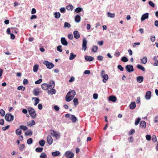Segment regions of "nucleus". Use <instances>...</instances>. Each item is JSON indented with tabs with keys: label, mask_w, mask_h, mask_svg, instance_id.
Wrapping results in <instances>:
<instances>
[{
	"label": "nucleus",
	"mask_w": 158,
	"mask_h": 158,
	"mask_svg": "<svg viewBox=\"0 0 158 158\" xmlns=\"http://www.w3.org/2000/svg\"><path fill=\"white\" fill-rule=\"evenodd\" d=\"M40 157V158H46L47 155L44 153L43 152L41 154Z\"/></svg>",
	"instance_id": "09e8293b"
},
{
	"label": "nucleus",
	"mask_w": 158,
	"mask_h": 158,
	"mask_svg": "<svg viewBox=\"0 0 158 158\" xmlns=\"http://www.w3.org/2000/svg\"><path fill=\"white\" fill-rule=\"evenodd\" d=\"M117 68L121 71H123L124 70L123 68L120 65H118L117 66Z\"/></svg>",
	"instance_id": "6e6d98bb"
},
{
	"label": "nucleus",
	"mask_w": 158,
	"mask_h": 158,
	"mask_svg": "<svg viewBox=\"0 0 158 158\" xmlns=\"http://www.w3.org/2000/svg\"><path fill=\"white\" fill-rule=\"evenodd\" d=\"M60 154V152L59 151H56L52 152V155L53 156H59Z\"/></svg>",
	"instance_id": "7c9ffc66"
},
{
	"label": "nucleus",
	"mask_w": 158,
	"mask_h": 158,
	"mask_svg": "<svg viewBox=\"0 0 158 158\" xmlns=\"http://www.w3.org/2000/svg\"><path fill=\"white\" fill-rule=\"evenodd\" d=\"M136 79L138 82L141 83L143 81V76H139L137 77Z\"/></svg>",
	"instance_id": "6ab92c4d"
},
{
	"label": "nucleus",
	"mask_w": 158,
	"mask_h": 158,
	"mask_svg": "<svg viewBox=\"0 0 158 158\" xmlns=\"http://www.w3.org/2000/svg\"><path fill=\"white\" fill-rule=\"evenodd\" d=\"M35 99V102L34 103V105L36 106L37 104L39 102L40 100L38 98H34L33 99Z\"/></svg>",
	"instance_id": "f704fd0d"
},
{
	"label": "nucleus",
	"mask_w": 158,
	"mask_h": 158,
	"mask_svg": "<svg viewBox=\"0 0 158 158\" xmlns=\"http://www.w3.org/2000/svg\"><path fill=\"white\" fill-rule=\"evenodd\" d=\"M71 25L68 22H65L64 24V27L69 28L70 27Z\"/></svg>",
	"instance_id": "de8ad7c7"
},
{
	"label": "nucleus",
	"mask_w": 158,
	"mask_h": 158,
	"mask_svg": "<svg viewBox=\"0 0 158 158\" xmlns=\"http://www.w3.org/2000/svg\"><path fill=\"white\" fill-rule=\"evenodd\" d=\"M151 41L152 42H154L155 40V37L154 35H152L151 36V38H150Z\"/></svg>",
	"instance_id": "052dcab7"
},
{
	"label": "nucleus",
	"mask_w": 158,
	"mask_h": 158,
	"mask_svg": "<svg viewBox=\"0 0 158 158\" xmlns=\"http://www.w3.org/2000/svg\"><path fill=\"white\" fill-rule=\"evenodd\" d=\"M43 63L46 65L48 69H52L54 66V65L52 63L49 62L48 61H44Z\"/></svg>",
	"instance_id": "7ed1b4c3"
},
{
	"label": "nucleus",
	"mask_w": 158,
	"mask_h": 158,
	"mask_svg": "<svg viewBox=\"0 0 158 158\" xmlns=\"http://www.w3.org/2000/svg\"><path fill=\"white\" fill-rule=\"evenodd\" d=\"M10 127V125H7L6 127H3L2 128V130L3 131H5L8 129Z\"/></svg>",
	"instance_id": "4d7b16f0"
},
{
	"label": "nucleus",
	"mask_w": 158,
	"mask_h": 158,
	"mask_svg": "<svg viewBox=\"0 0 158 158\" xmlns=\"http://www.w3.org/2000/svg\"><path fill=\"white\" fill-rule=\"evenodd\" d=\"M38 67H39L38 65V64L35 65L34 66L33 68V70L34 72H36L38 70Z\"/></svg>",
	"instance_id": "c756f323"
},
{
	"label": "nucleus",
	"mask_w": 158,
	"mask_h": 158,
	"mask_svg": "<svg viewBox=\"0 0 158 158\" xmlns=\"http://www.w3.org/2000/svg\"><path fill=\"white\" fill-rule=\"evenodd\" d=\"M40 92L39 91H38L36 89H35L33 91V94L36 96L38 95L39 94Z\"/></svg>",
	"instance_id": "ea45409f"
},
{
	"label": "nucleus",
	"mask_w": 158,
	"mask_h": 158,
	"mask_svg": "<svg viewBox=\"0 0 158 158\" xmlns=\"http://www.w3.org/2000/svg\"><path fill=\"white\" fill-rule=\"evenodd\" d=\"M74 37L76 39L79 38L80 37V35L77 31H75L73 32Z\"/></svg>",
	"instance_id": "f3484780"
},
{
	"label": "nucleus",
	"mask_w": 158,
	"mask_h": 158,
	"mask_svg": "<svg viewBox=\"0 0 158 158\" xmlns=\"http://www.w3.org/2000/svg\"><path fill=\"white\" fill-rule=\"evenodd\" d=\"M73 6L71 5H69L66 7V9L69 11L72 10L73 9Z\"/></svg>",
	"instance_id": "cd10ccee"
},
{
	"label": "nucleus",
	"mask_w": 158,
	"mask_h": 158,
	"mask_svg": "<svg viewBox=\"0 0 158 158\" xmlns=\"http://www.w3.org/2000/svg\"><path fill=\"white\" fill-rule=\"evenodd\" d=\"M32 142L33 140L31 138L28 139L27 141V143L28 144H31L32 143Z\"/></svg>",
	"instance_id": "3c124183"
},
{
	"label": "nucleus",
	"mask_w": 158,
	"mask_h": 158,
	"mask_svg": "<svg viewBox=\"0 0 158 158\" xmlns=\"http://www.w3.org/2000/svg\"><path fill=\"white\" fill-rule=\"evenodd\" d=\"M129 106L130 109L132 110L135 108L136 107L135 103L134 102H131V104Z\"/></svg>",
	"instance_id": "aec40b11"
},
{
	"label": "nucleus",
	"mask_w": 158,
	"mask_h": 158,
	"mask_svg": "<svg viewBox=\"0 0 158 158\" xmlns=\"http://www.w3.org/2000/svg\"><path fill=\"white\" fill-rule=\"evenodd\" d=\"M73 102L74 105L76 106L77 105L78 103V100L77 98H74L73 100Z\"/></svg>",
	"instance_id": "a19ab883"
},
{
	"label": "nucleus",
	"mask_w": 158,
	"mask_h": 158,
	"mask_svg": "<svg viewBox=\"0 0 158 158\" xmlns=\"http://www.w3.org/2000/svg\"><path fill=\"white\" fill-rule=\"evenodd\" d=\"M62 46L61 45H59L57 46V50L58 51H59L60 52L62 51V49L61 48Z\"/></svg>",
	"instance_id": "603ef678"
},
{
	"label": "nucleus",
	"mask_w": 158,
	"mask_h": 158,
	"mask_svg": "<svg viewBox=\"0 0 158 158\" xmlns=\"http://www.w3.org/2000/svg\"><path fill=\"white\" fill-rule=\"evenodd\" d=\"M47 141L48 143L51 145L53 142V139L52 137L50 135H48L47 138Z\"/></svg>",
	"instance_id": "f8f14e48"
},
{
	"label": "nucleus",
	"mask_w": 158,
	"mask_h": 158,
	"mask_svg": "<svg viewBox=\"0 0 158 158\" xmlns=\"http://www.w3.org/2000/svg\"><path fill=\"white\" fill-rule=\"evenodd\" d=\"M85 59L86 60L88 61H92L94 59V58L93 57L88 56H85Z\"/></svg>",
	"instance_id": "dca6fc26"
},
{
	"label": "nucleus",
	"mask_w": 158,
	"mask_h": 158,
	"mask_svg": "<svg viewBox=\"0 0 158 158\" xmlns=\"http://www.w3.org/2000/svg\"><path fill=\"white\" fill-rule=\"evenodd\" d=\"M48 88H53L55 87V82L54 81H51L48 85Z\"/></svg>",
	"instance_id": "9b49d317"
},
{
	"label": "nucleus",
	"mask_w": 158,
	"mask_h": 158,
	"mask_svg": "<svg viewBox=\"0 0 158 158\" xmlns=\"http://www.w3.org/2000/svg\"><path fill=\"white\" fill-rule=\"evenodd\" d=\"M120 55V53L118 52H115L114 55L117 57H118Z\"/></svg>",
	"instance_id": "774afa93"
},
{
	"label": "nucleus",
	"mask_w": 158,
	"mask_h": 158,
	"mask_svg": "<svg viewBox=\"0 0 158 158\" xmlns=\"http://www.w3.org/2000/svg\"><path fill=\"white\" fill-rule=\"evenodd\" d=\"M81 20V17L79 15L76 16L75 18V21L77 23L79 22Z\"/></svg>",
	"instance_id": "393cba45"
},
{
	"label": "nucleus",
	"mask_w": 158,
	"mask_h": 158,
	"mask_svg": "<svg viewBox=\"0 0 158 158\" xmlns=\"http://www.w3.org/2000/svg\"><path fill=\"white\" fill-rule=\"evenodd\" d=\"M125 69L129 73L133 72L134 71L133 66L131 64L127 65L125 67Z\"/></svg>",
	"instance_id": "6e6552de"
},
{
	"label": "nucleus",
	"mask_w": 158,
	"mask_h": 158,
	"mask_svg": "<svg viewBox=\"0 0 158 158\" xmlns=\"http://www.w3.org/2000/svg\"><path fill=\"white\" fill-rule=\"evenodd\" d=\"M61 42L62 45L65 46H66L68 45V43L64 37H62L61 38Z\"/></svg>",
	"instance_id": "1a4fd4ad"
},
{
	"label": "nucleus",
	"mask_w": 158,
	"mask_h": 158,
	"mask_svg": "<svg viewBox=\"0 0 158 158\" xmlns=\"http://www.w3.org/2000/svg\"><path fill=\"white\" fill-rule=\"evenodd\" d=\"M28 126H31L35 124V123L34 120H32L31 122H29L27 123Z\"/></svg>",
	"instance_id": "bb28decb"
},
{
	"label": "nucleus",
	"mask_w": 158,
	"mask_h": 158,
	"mask_svg": "<svg viewBox=\"0 0 158 158\" xmlns=\"http://www.w3.org/2000/svg\"><path fill=\"white\" fill-rule=\"evenodd\" d=\"M28 111L31 118H35L36 116V114L34 109L30 107L28 109Z\"/></svg>",
	"instance_id": "f257e3e1"
},
{
	"label": "nucleus",
	"mask_w": 158,
	"mask_h": 158,
	"mask_svg": "<svg viewBox=\"0 0 158 158\" xmlns=\"http://www.w3.org/2000/svg\"><path fill=\"white\" fill-rule=\"evenodd\" d=\"M141 62L143 64H146L147 61V59L146 57H144L142 59H141Z\"/></svg>",
	"instance_id": "58836bf2"
},
{
	"label": "nucleus",
	"mask_w": 158,
	"mask_h": 158,
	"mask_svg": "<svg viewBox=\"0 0 158 158\" xmlns=\"http://www.w3.org/2000/svg\"><path fill=\"white\" fill-rule=\"evenodd\" d=\"M73 97H72L71 95L67 96V94L66 96V100L68 102L70 101L73 98Z\"/></svg>",
	"instance_id": "412c9836"
},
{
	"label": "nucleus",
	"mask_w": 158,
	"mask_h": 158,
	"mask_svg": "<svg viewBox=\"0 0 158 158\" xmlns=\"http://www.w3.org/2000/svg\"><path fill=\"white\" fill-rule=\"evenodd\" d=\"M98 48L96 46H94L92 49V51L94 52H96L97 51Z\"/></svg>",
	"instance_id": "864d4df0"
},
{
	"label": "nucleus",
	"mask_w": 158,
	"mask_h": 158,
	"mask_svg": "<svg viewBox=\"0 0 158 158\" xmlns=\"http://www.w3.org/2000/svg\"><path fill=\"white\" fill-rule=\"evenodd\" d=\"M65 155L68 158H73L74 155L72 152L67 151L65 153Z\"/></svg>",
	"instance_id": "39448f33"
},
{
	"label": "nucleus",
	"mask_w": 158,
	"mask_h": 158,
	"mask_svg": "<svg viewBox=\"0 0 158 158\" xmlns=\"http://www.w3.org/2000/svg\"><path fill=\"white\" fill-rule=\"evenodd\" d=\"M60 11L61 13H64L65 12V10L64 7L61 8L60 9Z\"/></svg>",
	"instance_id": "e2e57ef3"
},
{
	"label": "nucleus",
	"mask_w": 158,
	"mask_h": 158,
	"mask_svg": "<svg viewBox=\"0 0 158 158\" xmlns=\"http://www.w3.org/2000/svg\"><path fill=\"white\" fill-rule=\"evenodd\" d=\"M14 116L11 114H7L5 116V119L8 121H12L14 119Z\"/></svg>",
	"instance_id": "f03ea898"
},
{
	"label": "nucleus",
	"mask_w": 158,
	"mask_h": 158,
	"mask_svg": "<svg viewBox=\"0 0 158 158\" xmlns=\"http://www.w3.org/2000/svg\"><path fill=\"white\" fill-rule=\"evenodd\" d=\"M25 87L23 86H19L18 87L17 89L18 90H21L22 91H23L25 89Z\"/></svg>",
	"instance_id": "8fccbe9b"
},
{
	"label": "nucleus",
	"mask_w": 158,
	"mask_h": 158,
	"mask_svg": "<svg viewBox=\"0 0 158 158\" xmlns=\"http://www.w3.org/2000/svg\"><path fill=\"white\" fill-rule=\"evenodd\" d=\"M45 143V142L44 139H42L39 142V144L42 147H43Z\"/></svg>",
	"instance_id": "473e14b6"
},
{
	"label": "nucleus",
	"mask_w": 158,
	"mask_h": 158,
	"mask_svg": "<svg viewBox=\"0 0 158 158\" xmlns=\"http://www.w3.org/2000/svg\"><path fill=\"white\" fill-rule=\"evenodd\" d=\"M56 93V90L54 89H51L48 91V93L49 94L52 95Z\"/></svg>",
	"instance_id": "5701e85b"
},
{
	"label": "nucleus",
	"mask_w": 158,
	"mask_h": 158,
	"mask_svg": "<svg viewBox=\"0 0 158 158\" xmlns=\"http://www.w3.org/2000/svg\"><path fill=\"white\" fill-rule=\"evenodd\" d=\"M140 127L144 129L146 127V123L145 121H142L140 123Z\"/></svg>",
	"instance_id": "4468645a"
},
{
	"label": "nucleus",
	"mask_w": 158,
	"mask_h": 158,
	"mask_svg": "<svg viewBox=\"0 0 158 158\" xmlns=\"http://www.w3.org/2000/svg\"><path fill=\"white\" fill-rule=\"evenodd\" d=\"M70 119L72 120L73 123L76 122L77 120V118L74 115H71Z\"/></svg>",
	"instance_id": "b1692460"
},
{
	"label": "nucleus",
	"mask_w": 158,
	"mask_h": 158,
	"mask_svg": "<svg viewBox=\"0 0 158 158\" xmlns=\"http://www.w3.org/2000/svg\"><path fill=\"white\" fill-rule=\"evenodd\" d=\"M19 127L20 129H22L24 131H26L28 129L27 127L23 125L20 126Z\"/></svg>",
	"instance_id": "e433bc0d"
},
{
	"label": "nucleus",
	"mask_w": 158,
	"mask_h": 158,
	"mask_svg": "<svg viewBox=\"0 0 158 158\" xmlns=\"http://www.w3.org/2000/svg\"><path fill=\"white\" fill-rule=\"evenodd\" d=\"M151 96V92L150 91H147L146 93L145 98L147 99H149Z\"/></svg>",
	"instance_id": "ddd939ff"
},
{
	"label": "nucleus",
	"mask_w": 158,
	"mask_h": 158,
	"mask_svg": "<svg viewBox=\"0 0 158 158\" xmlns=\"http://www.w3.org/2000/svg\"><path fill=\"white\" fill-rule=\"evenodd\" d=\"M42 81V80L41 79H40L38 80L35 81V83L36 84H40Z\"/></svg>",
	"instance_id": "bf43d9fd"
},
{
	"label": "nucleus",
	"mask_w": 158,
	"mask_h": 158,
	"mask_svg": "<svg viewBox=\"0 0 158 158\" xmlns=\"http://www.w3.org/2000/svg\"><path fill=\"white\" fill-rule=\"evenodd\" d=\"M152 140L153 142H156L157 141L156 137L155 135H153L152 137Z\"/></svg>",
	"instance_id": "49530a36"
},
{
	"label": "nucleus",
	"mask_w": 158,
	"mask_h": 158,
	"mask_svg": "<svg viewBox=\"0 0 158 158\" xmlns=\"http://www.w3.org/2000/svg\"><path fill=\"white\" fill-rule=\"evenodd\" d=\"M54 15L55 18L58 19L60 16V14L59 12H55L54 13Z\"/></svg>",
	"instance_id": "c9c22d12"
},
{
	"label": "nucleus",
	"mask_w": 158,
	"mask_h": 158,
	"mask_svg": "<svg viewBox=\"0 0 158 158\" xmlns=\"http://www.w3.org/2000/svg\"><path fill=\"white\" fill-rule=\"evenodd\" d=\"M140 120H141V119L140 118H137V119L135 121V125H138L140 121Z\"/></svg>",
	"instance_id": "c03bdc74"
},
{
	"label": "nucleus",
	"mask_w": 158,
	"mask_h": 158,
	"mask_svg": "<svg viewBox=\"0 0 158 158\" xmlns=\"http://www.w3.org/2000/svg\"><path fill=\"white\" fill-rule=\"evenodd\" d=\"M83 10V9L81 7H77L75 10V11L76 13H79Z\"/></svg>",
	"instance_id": "c85d7f7f"
},
{
	"label": "nucleus",
	"mask_w": 158,
	"mask_h": 158,
	"mask_svg": "<svg viewBox=\"0 0 158 158\" xmlns=\"http://www.w3.org/2000/svg\"><path fill=\"white\" fill-rule=\"evenodd\" d=\"M149 14L148 13H146L143 14L141 18V20L143 21L145 20L146 19H148V18Z\"/></svg>",
	"instance_id": "9d476101"
},
{
	"label": "nucleus",
	"mask_w": 158,
	"mask_h": 158,
	"mask_svg": "<svg viewBox=\"0 0 158 158\" xmlns=\"http://www.w3.org/2000/svg\"><path fill=\"white\" fill-rule=\"evenodd\" d=\"M25 147V145L24 144H21L19 146V149L20 151H22Z\"/></svg>",
	"instance_id": "4c0bfd02"
},
{
	"label": "nucleus",
	"mask_w": 158,
	"mask_h": 158,
	"mask_svg": "<svg viewBox=\"0 0 158 158\" xmlns=\"http://www.w3.org/2000/svg\"><path fill=\"white\" fill-rule=\"evenodd\" d=\"M41 88L44 90H47L48 88V84L46 83L43 84L41 85Z\"/></svg>",
	"instance_id": "4be33fe9"
},
{
	"label": "nucleus",
	"mask_w": 158,
	"mask_h": 158,
	"mask_svg": "<svg viewBox=\"0 0 158 158\" xmlns=\"http://www.w3.org/2000/svg\"><path fill=\"white\" fill-rule=\"evenodd\" d=\"M43 150V148H36L35 150L36 152H41Z\"/></svg>",
	"instance_id": "37998d69"
},
{
	"label": "nucleus",
	"mask_w": 158,
	"mask_h": 158,
	"mask_svg": "<svg viewBox=\"0 0 158 158\" xmlns=\"http://www.w3.org/2000/svg\"><path fill=\"white\" fill-rule=\"evenodd\" d=\"M50 133L52 136H55L56 138L59 137L60 136V134L58 132H56L53 130H51Z\"/></svg>",
	"instance_id": "423d86ee"
},
{
	"label": "nucleus",
	"mask_w": 158,
	"mask_h": 158,
	"mask_svg": "<svg viewBox=\"0 0 158 158\" xmlns=\"http://www.w3.org/2000/svg\"><path fill=\"white\" fill-rule=\"evenodd\" d=\"M93 98L94 99H97L98 98V94H94L93 95Z\"/></svg>",
	"instance_id": "69168bd1"
},
{
	"label": "nucleus",
	"mask_w": 158,
	"mask_h": 158,
	"mask_svg": "<svg viewBox=\"0 0 158 158\" xmlns=\"http://www.w3.org/2000/svg\"><path fill=\"white\" fill-rule=\"evenodd\" d=\"M76 56V55L74 54L73 53H70V56L69 57V59L70 60H72L75 58Z\"/></svg>",
	"instance_id": "a878e982"
},
{
	"label": "nucleus",
	"mask_w": 158,
	"mask_h": 158,
	"mask_svg": "<svg viewBox=\"0 0 158 158\" xmlns=\"http://www.w3.org/2000/svg\"><path fill=\"white\" fill-rule=\"evenodd\" d=\"M146 139L150 141L151 140V135H147L146 136Z\"/></svg>",
	"instance_id": "680f3d73"
},
{
	"label": "nucleus",
	"mask_w": 158,
	"mask_h": 158,
	"mask_svg": "<svg viewBox=\"0 0 158 158\" xmlns=\"http://www.w3.org/2000/svg\"><path fill=\"white\" fill-rule=\"evenodd\" d=\"M0 113L2 116H3L5 114V112L3 109L0 110Z\"/></svg>",
	"instance_id": "13d9d810"
},
{
	"label": "nucleus",
	"mask_w": 158,
	"mask_h": 158,
	"mask_svg": "<svg viewBox=\"0 0 158 158\" xmlns=\"http://www.w3.org/2000/svg\"><path fill=\"white\" fill-rule=\"evenodd\" d=\"M16 133L17 135H19L21 134L22 131L20 130V129H17L16 131Z\"/></svg>",
	"instance_id": "a18cd8bd"
},
{
	"label": "nucleus",
	"mask_w": 158,
	"mask_h": 158,
	"mask_svg": "<svg viewBox=\"0 0 158 158\" xmlns=\"http://www.w3.org/2000/svg\"><path fill=\"white\" fill-rule=\"evenodd\" d=\"M28 83V81L27 79H25L23 81V84L24 85H27Z\"/></svg>",
	"instance_id": "0e129e2a"
},
{
	"label": "nucleus",
	"mask_w": 158,
	"mask_h": 158,
	"mask_svg": "<svg viewBox=\"0 0 158 158\" xmlns=\"http://www.w3.org/2000/svg\"><path fill=\"white\" fill-rule=\"evenodd\" d=\"M149 5L152 7H154L155 5L154 3L152 1H150L148 2Z\"/></svg>",
	"instance_id": "5fc2aeb1"
},
{
	"label": "nucleus",
	"mask_w": 158,
	"mask_h": 158,
	"mask_svg": "<svg viewBox=\"0 0 158 158\" xmlns=\"http://www.w3.org/2000/svg\"><path fill=\"white\" fill-rule=\"evenodd\" d=\"M117 101L116 97L113 95H111L109 96V101H112L113 102H115Z\"/></svg>",
	"instance_id": "2eb2a0df"
},
{
	"label": "nucleus",
	"mask_w": 158,
	"mask_h": 158,
	"mask_svg": "<svg viewBox=\"0 0 158 158\" xmlns=\"http://www.w3.org/2000/svg\"><path fill=\"white\" fill-rule=\"evenodd\" d=\"M121 60L124 62H126L128 61V59L125 56H123L121 58Z\"/></svg>",
	"instance_id": "79ce46f5"
},
{
	"label": "nucleus",
	"mask_w": 158,
	"mask_h": 158,
	"mask_svg": "<svg viewBox=\"0 0 158 158\" xmlns=\"http://www.w3.org/2000/svg\"><path fill=\"white\" fill-rule=\"evenodd\" d=\"M137 67L138 69H140L143 71L145 70V68L139 64L137 65Z\"/></svg>",
	"instance_id": "72a5a7b5"
},
{
	"label": "nucleus",
	"mask_w": 158,
	"mask_h": 158,
	"mask_svg": "<svg viewBox=\"0 0 158 158\" xmlns=\"http://www.w3.org/2000/svg\"><path fill=\"white\" fill-rule=\"evenodd\" d=\"M70 94L72 97L74 98L75 96V95L76 92L74 90H73L72 91H69L67 93V96H69Z\"/></svg>",
	"instance_id": "a211bd4d"
},
{
	"label": "nucleus",
	"mask_w": 158,
	"mask_h": 158,
	"mask_svg": "<svg viewBox=\"0 0 158 158\" xmlns=\"http://www.w3.org/2000/svg\"><path fill=\"white\" fill-rule=\"evenodd\" d=\"M87 41L85 38H84L83 39V44L82 47V50H83L84 51H85L87 48Z\"/></svg>",
	"instance_id": "0eeeda50"
},
{
	"label": "nucleus",
	"mask_w": 158,
	"mask_h": 158,
	"mask_svg": "<svg viewBox=\"0 0 158 158\" xmlns=\"http://www.w3.org/2000/svg\"><path fill=\"white\" fill-rule=\"evenodd\" d=\"M10 37L11 39L14 40L15 38V35L13 33L10 34Z\"/></svg>",
	"instance_id": "338daca9"
},
{
	"label": "nucleus",
	"mask_w": 158,
	"mask_h": 158,
	"mask_svg": "<svg viewBox=\"0 0 158 158\" xmlns=\"http://www.w3.org/2000/svg\"><path fill=\"white\" fill-rule=\"evenodd\" d=\"M101 76L103 78V82L104 83H106L107 79L108 78V75L105 73V71L104 70L102 71Z\"/></svg>",
	"instance_id": "20e7f679"
},
{
	"label": "nucleus",
	"mask_w": 158,
	"mask_h": 158,
	"mask_svg": "<svg viewBox=\"0 0 158 158\" xmlns=\"http://www.w3.org/2000/svg\"><path fill=\"white\" fill-rule=\"evenodd\" d=\"M26 135H32V132L31 130H28L25 132Z\"/></svg>",
	"instance_id": "2f4dec72"
}]
</instances>
